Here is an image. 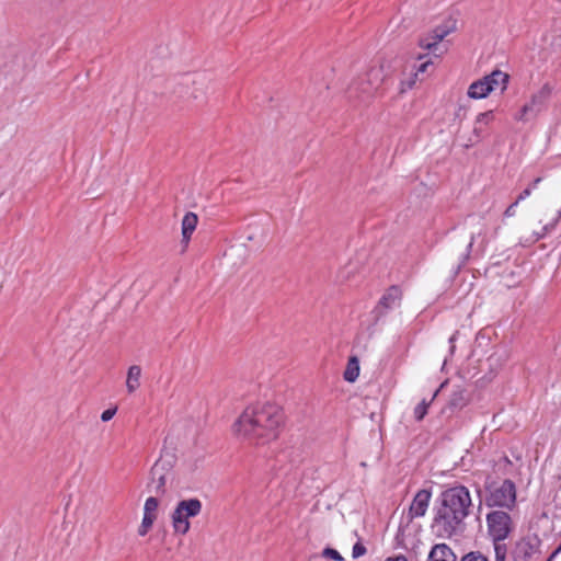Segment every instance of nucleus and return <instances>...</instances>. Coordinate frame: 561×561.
<instances>
[{
  "label": "nucleus",
  "mask_w": 561,
  "mask_h": 561,
  "mask_svg": "<svg viewBox=\"0 0 561 561\" xmlns=\"http://www.w3.org/2000/svg\"><path fill=\"white\" fill-rule=\"evenodd\" d=\"M472 500L468 488L455 485L440 494V505L436 510L432 529L437 537L450 538L460 531L470 514Z\"/></svg>",
  "instance_id": "nucleus-1"
},
{
  "label": "nucleus",
  "mask_w": 561,
  "mask_h": 561,
  "mask_svg": "<svg viewBox=\"0 0 561 561\" xmlns=\"http://www.w3.org/2000/svg\"><path fill=\"white\" fill-rule=\"evenodd\" d=\"M283 421V412L276 404L257 403L243 411L234 430L251 442L265 444L278 436Z\"/></svg>",
  "instance_id": "nucleus-2"
},
{
  "label": "nucleus",
  "mask_w": 561,
  "mask_h": 561,
  "mask_svg": "<svg viewBox=\"0 0 561 561\" xmlns=\"http://www.w3.org/2000/svg\"><path fill=\"white\" fill-rule=\"evenodd\" d=\"M480 505L484 504L492 510L514 511L517 504V490L515 483L510 479L501 481L488 477L483 489L477 490Z\"/></svg>",
  "instance_id": "nucleus-3"
},
{
  "label": "nucleus",
  "mask_w": 561,
  "mask_h": 561,
  "mask_svg": "<svg viewBox=\"0 0 561 561\" xmlns=\"http://www.w3.org/2000/svg\"><path fill=\"white\" fill-rule=\"evenodd\" d=\"M508 510H492L485 516L486 531L491 541H505L515 530Z\"/></svg>",
  "instance_id": "nucleus-4"
},
{
  "label": "nucleus",
  "mask_w": 561,
  "mask_h": 561,
  "mask_svg": "<svg viewBox=\"0 0 561 561\" xmlns=\"http://www.w3.org/2000/svg\"><path fill=\"white\" fill-rule=\"evenodd\" d=\"M382 80L381 68H371L366 75L352 82L348 88V95L366 101L379 90Z\"/></svg>",
  "instance_id": "nucleus-5"
},
{
  "label": "nucleus",
  "mask_w": 561,
  "mask_h": 561,
  "mask_svg": "<svg viewBox=\"0 0 561 561\" xmlns=\"http://www.w3.org/2000/svg\"><path fill=\"white\" fill-rule=\"evenodd\" d=\"M202 512V502L198 499L182 500L178 503L172 513V526L175 534L185 535L188 533L190 518Z\"/></svg>",
  "instance_id": "nucleus-6"
},
{
  "label": "nucleus",
  "mask_w": 561,
  "mask_h": 561,
  "mask_svg": "<svg viewBox=\"0 0 561 561\" xmlns=\"http://www.w3.org/2000/svg\"><path fill=\"white\" fill-rule=\"evenodd\" d=\"M540 543L538 537L519 539L512 550L513 561H537L541 556Z\"/></svg>",
  "instance_id": "nucleus-7"
},
{
  "label": "nucleus",
  "mask_w": 561,
  "mask_h": 561,
  "mask_svg": "<svg viewBox=\"0 0 561 561\" xmlns=\"http://www.w3.org/2000/svg\"><path fill=\"white\" fill-rule=\"evenodd\" d=\"M551 87L546 83L535 94H533L530 102L526 103L517 117L520 121H528L535 117L538 113L545 110L547 102L551 95Z\"/></svg>",
  "instance_id": "nucleus-8"
},
{
  "label": "nucleus",
  "mask_w": 561,
  "mask_h": 561,
  "mask_svg": "<svg viewBox=\"0 0 561 561\" xmlns=\"http://www.w3.org/2000/svg\"><path fill=\"white\" fill-rule=\"evenodd\" d=\"M402 300V290L399 286L392 285L390 286L386 293L382 295L378 305L375 307L373 313L375 314V320L378 321L381 317H383L388 310H391L396 307H399Z\"/></svg>",
  "instance_id": "nucleus-9"
},
{
  "label": "nucleus",
  "mask_w": 561,
  "mask_h": 561,
  "mask_svg": "<svg viewBox=\"0 0 561 561\" xmlns=\"http://www.w3.org/2000/svg\"><path fill=\"white\" fill-rule=\"evenodd\" d=\"M171 468L170 461L159 459L156 461L153 467L151 468V481L148 485L151 492L156 494H164L165 493V472Z\"/></svg>",
  "instance_id": "nucleus-10"
},
{
  "label": "nucleus",
  "mask_w": 561,
  "mask_h": 561,
  "mask_svg": "<svg viewBox=\"0 0 561 561\" xmlns=\"http://www.w3.org/2000/svg\"><path fill=\"white\" fill-rule=\"evenodd\" d=\"M431 496V491L426 489H422L415 494L407 515L408 523H411L416 517L425 515L430 505Z\"/></svg>",
  "instance_id": "nucleus-11"
},
{
  "label": "nucleus",
  "mask_w": 561,
  "mask_h": 561,
  "mask_svg": "<svg viewBox=\"0 0 561 561\" xmlns=\"http://www.w3.org/2000/svg\"><path fill=\"white\" fill-rule=\"evenodd\" d=\"M427 561H457V557L449 546L437 543L430 551Z\"/></svg>",
  "instance_id": "nucleus-12"
},
{
  "label": "nucleus",
  "mask_w": 561,
  "mask_h": 561,
  "mask_svg": "<svg viewBox=\"0 0 561 561\" xmlns=\"http://www.w3.org/2000/svg\"><path fill=\"white\" fill-rule=\"evenodd\" d=\"M493 91V87L484 77L472 82L468 89V96L471 99L486 98Z\"/></svg>",
  "instance_id": "nucleus-13"
},
{
  "label": "nucleus",
  "mask_w": 561,
  "mask_h": 561,
  "mask_svg": "<svg viewBox=\"0 0 561 561\" xmlns=\"http://www.w3.org/2000/svg\"><path fill=\"white\" fill-rule=\"evenodd\" d=\"M198 222L197 215L194 213H186L185 216L182 219V243L185 244V247L188 244L191 240V236L196 229Z\"/></svg>",
  "instance_id": "nucleus-14"
},
{
  "label": "nucleus",
  "mask_w": 561,
  "mask_h": 561,
  "mask_svg": "<svg viewBox=\"0 0 561 561\" xmlns=\"http://www.w3.org/2000/svg\"><path fill=\"white\" fill-rule=\"evenodd\" d=\"M449 30L437 27L433 31L431 39L428 37L421 38L419 44L424 49L433 50L445 38V36H447Z\"/></svg>",
  "instance_id": "nucleus-15"
},
{
  "label": "nucleus",
  "mask_w": 561,
  "mask_h": 561,
  "mask_svg": "<svg viewBox=\"0 0 561 561\" xmlns=\"http://www.w3.org/2000/svg\"><path fill=\"white\" fill-rule=\"evenodd\" d=\"M141 367L131 365L127 371L126 388L128 393H134L140 386Z\"/></svg>",
  "instance_id": "nucleus-16"
},
{
  "label": "nucleus",
  "mask_w": 561,
  "mask_h": 561,
  "mask_svg": "<svg viewBox=\"0 0 561 561\" xmlns=\"http://www.w3.org/2000/svg\"><path fill=\"white\" fill-rule=\"evenodd\" d=\"M484 78L488 79L489 83L493 87V90L501 87L502 91L506 89L510 79L508 75L501 70H494Z\"/></svg>",
  "instance_id": "nucleus-17"
},
{
  "label": "nucleus",
  "mask_w": 561,
  "mask_h": 561,
  "mask_svg": "<svg viewBox=\"0 0 561 561\" xmlns=\"http://www.w3.org/2000/svg\"><path fill=\"white\" fill-rule=\"evenodd\" d=\"M359 375V363L356 357H351L344 370L343 377L348 382H354Z\"/></svg>",
  "instance_id": "nucleus-18"
},
{
  "label": "nucleus",
  "mask_w": 561,
  "mask_h": 561,
  "mask_svg": "<svg viewBox=\"0 0 561 561\" xmlns=\"http://www.w3.org/2000/svg\"><path fill=\"white\" fill-rule=\"evenodd\" d=\"M438 393V390L435 391V393L433 394L432 399L430 401H426V400H422V402H420L415 409H414V417L416 421H422L425 415L427 414V410H428V407L431 405L432 401L435 399V397L437 396Z\"/></svg>",
  "instance_id": "nucleus-19"
},
{
  "label": "nucleus",
  "mask_w": 561,
  "mask_h": 561,
  "mask_svg": "<svg viewBox=\"0 0 561 561\" xmlns=\"http://www.w3.org/2000/svg\"><path fill=\"white\" fill-rule=\"evenodd\" d=\"M159 507V501L154 496H150L146 500L144 506V515L153 517L157 519V512Z\"/></svg>",
  "instance_id": "nucleus-20"
},
{
  "label": "nucleus",
  "mask_w": 561,
  "mask_h": 561,
  "mask_svg": "<svg viewBox=\"0 0 561 561\" xmlns=\"http://www.w3.org/2000/svg\"><path fill=\"white\" fill-rule=\"evenodd\" d=\"M494 546L495 561H505L507 547L504 541H492Z\"/></svg>",
  "instance_id": "nucleus-21"
},
{
  "label": "nucleus",
  "mask_w": 561,
  "mask_h": 561,
  "mask_svg": "<svg viewBox=\"0 0 561 561\" xmlns=\"http://www.w3.org/2000/svg\"><path fill=\"white\" fill-rule=\"evenodd\" d=\"M465 404H466V399L463 396V391L462 390L455 391L450 397L449 405L451 408H462Z\"/></svg>",
  "instance_id": "nucleus-22"
},
{
  "label": "nucleus",
  "mask_w": 561,
  "mask_h": 561,
  "mask_svg": "<svg viewBox=\"0 0 561 561\" xmlns=\"http://www.w3.org/2000/svg\"><path fill=\"white\" fill-rule=\"evenodd\" d=\"M154 520L156 518L144 515L142 522L138 528V535L146 536L148 531L151 529Z\"/></svg>",
  "instance_id": "nucleus-23"
},
{
  "label": "nucleus",
  "mask_w": 561,
  "mask_h": 561,
  "mask_svg": "<svg viewBox=\"0 0 561 561\" xmlns=\"http://www.w3.org/2000/svg\"><path fill=\"white\" fill-rule=\"evenodd\" d=\"M460 561H489L481 551H471L465 554Z\"/></svg>",
  "instance_id": "nucleus-24"
},
{
  "label": "nucleus",
  "mask_w": 561,
  "mask_h": 561,
  "mask_svg": "<svg viewBox=\"0 0 561 561\" xmlns=\"http://www.w3.org/2000/svg\"><path fill=\"white\" fill-rule=\"evenodd\" d=\"M472 134H473V137H471L469 140L472 144L480 141L482 139V137H483V134H484V129L482 127V124H477V121H476Z\"/></svg>",
  "instance_id": "nucleus-25"
},
{
  "label": "nucleus",
  "mask_w": 561,
  "mask_h": 561,
  "mask_svg": "<svg viewBox=\"0 0 561 561\" xmlns=\"http://www.w3.org/2000/svg\"><path fill=\"white\" fill-rule=\"evenodd\" d=\"M494 118L493 111H486L484 113H480L477 116V124L488 125Z\"/></svg>",
  "instance_id": "nucleus-26"
},
{
  "label": "nucleus",
  "mask_w": 561,
  "mask_h": 561,
  "mask_svg": "<svg viewBox=\"0 0 561 561\" xmlns=\"http://www.w3.org/2000/svg\"><path fill=\"white\" fill-rule=\"evenodd\" d=\"M366 548L365 546L362 543V542H356L354 546H353V550H352V556L353 558H359L362 556H364L366 553Z\"/></svg>",
  "instance_id": "nucleus-27"
},
{
  "label": "nucleus",
  "mask_w": 561,
  "mask_h": 561,
  "mask_svg": "<svg viewBox=\"0 0 561 561\" xmlns=\"http://www.w3.org/2000/svg\"><path fill=\"white\" fill-rule=\"evenodd\" d=\"M323 556L324 557H328L334 561H342L343 558L342 556L335 550V549H332V548H325L323 550Z\"/></svg>",
  "instance_id": "nucleus-28"
},
{
  "label": "nucleus",
  "mask_w": 561,
  "mask_h": 561,
  "mask_svg": "<svg viewBox=\"0 0 561 561\" xmlns=\"http://www.w3.org/2000/svg\"><path fill=\"white\" fill-rule=\"evenodd\" d=\"M560 217H561V211H559V213H558V216H557V218H556V220H554V222H553V224H551V225H546V226H543V227H542V232H541V233H538V239H539V238L545 237V236H546V233H547L548 231H550L551 229H553V228H554V226H556V224H557V221L560 219Z\"/></svg>",
  "instance_id": "nucleus-29"
},
{
  "label": "nucleus",
  "mask_w": 561,
  "mask_h": 561,
  "mask_svg": "<svg viewBox=\"0 0 561 561\" xmlns=\"http://www.w3.org/2000/svg\"><path fill=\"white\" fill-rule=\"evenodd\" d=\"M116 411H117L116 408L107 409V410L103 411L102 414H101V420L103 422H107V421L112 420L113 416L115 415Z\"/></svg>",
  "instance_id": "nucleus-30"
},
{
  "label": "nucleus",
  "mask_w": 561,
  "mask_h": 561,
  "mask_svg": "<svg viewBox=\"0 0 561 561\" xmlns=\"http://www.w3.org/2000/svg\"><path fill=\"white\" fill-rule=\"evenodd\" d=\"M432 66V61L430 60H426L424 62H422L417 68H416V72H415V78L419 77V75H423L427 71V68Z\"/></svg>",
  "instance_id": "nucleus-31"
},
{
  "label": "nucleus",
  "mask_w": 561,
  "mask_h": 561,
  "mask_svg": "<svg viewBox=\"0 0 561 561\" xmlns=\"http://www.w3.org/2000/svg\"><path fill=\"white\" fill-rule=\"evenodd\" d=\"M518 205V201H515L511 204L504 211L505 217H513L515 215L516 206Z\"/></svg>",
  "instance_id": "nucleus-32"
},
{
  "label": "nucleus",
  "mask_w": 561,
  "mask_h": 561,
  "mask_svg": "<svg viewBox=\"0 0 561 561\" xmlns=\"http://www.w3.org/2000/svg\"><path fill=\"white\" fill-rule=\"evenodd\" d=\"M531 191H533V190H531V187H530V186L526 187V188H525V190H524V191L518 195V197L516 198V201H518V203H519L520 201H524L525 198H527V197L531 194Z\"/></svg>",
  "instance_id": "nucleus-33"
},
{
  "label": "nucleus",
  "mask_w": 561,
  "mask_h": 561,
  "mask_svg": "<svg viewBox=\"0 0 561 561\" xmlns=\"http://www.w3.org/2000/svg\"><path fill=\"white\" fill-rule=\"evenodd\" d=\"M385 561H408L404 556L389 557Z\"/></svg>",
  "instance_id": "nucleus-34"
},
{
  "label": "nucleus",
  "mask_w": 561,
  "mask_h": 561,
  "mask_svg": "<svg viewBox=\"0 0 561 561\" xmlns=\"http://www.w3.org/2000/svg\"><path fill=\"white\" fill-rule=\"evenodd\" d=\"M541 180H542L541 178H536V179L531 182V184L529 185V186L531 187V190H533V188H535V187H537V185L541 182Z\"/></svg>",
  "instance_id": "nucleus-35"
},
{
  "label": "nucleus",
  "mask_w": 561,
  "mask_h": 561,
  "mask_svg": "<svg viewBox=\"0 0 561 561\" xmlns=\"http://www.w3.org/2000/svg\"><path fill=\"white\" fill-rule=\"evenodd\" d=\"M558 556L556 551H553L550 557L546 561H553V559Z\"/></svg>",
  "instance_id": "nucleus-36"
},
{
  "label": "nucleus",
  "mask_w": 561,
  "mask_h": 561,
  "mask_svg": "<svg viewBox=\"0 0 561 561\" xmlns=\"http://www.w3.org/2000/svg\"><path fill=\"white\" fill-rule=\"evenodd\" d=\"M473 240H474V237L472 236V237H471V240H470V242H469V244H468V248H469V249L472 247V244H473Z\"/></svg>",
  "instance_id": "nucleus-37"
},
{
  "label": "nucleus",
  "mask_w": 561,
  "mask_h": 561,
  "mask_svg": "<svg viewBox=\"0 0 561 561\" xmlns=\"http://www.w3.org/2000/svg\"><path fill=\"white\" fill-rule=\"evenodd\" d=\"M558 554L561 552V542L560 546L554 550Z\"/></svg>",
  "instance_id": "nucleus-38"
},
{
  "label": "nucleus",
  "mask_w": 561,
  "mask_h": 561,
  "mask_svg": "<svg viewBox=\"0 0 561 561\" xmlns=\"http://www.w3.org/2000/svg\"><path fill=\"white\" fill-rule=\"evenodd\" d=\"M413 84H414V81H410V82L408 83L409 88H412V85H413Z\"/></svg>",
  "instance_id": "nucleus-39"
}]
</instances>
